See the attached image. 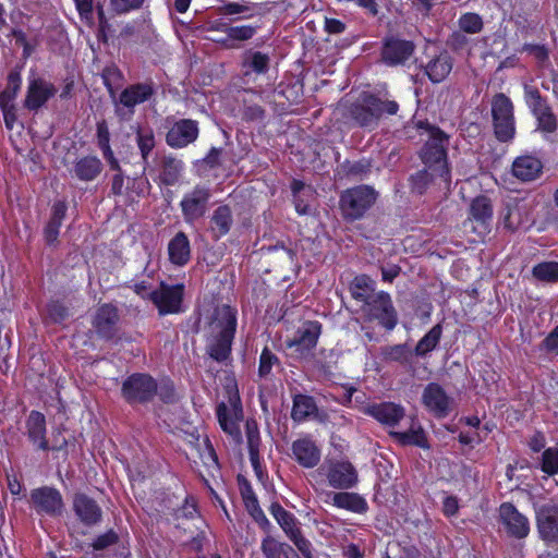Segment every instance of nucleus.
I'll return each instance as SVG.
<instances>
[{"label": "nucleus", "instance_id": "obj_13", "mask_svg": "<svg viewBox=\"0 0 558 558\" xmlns=\"http://www.w3.org/2000/svg\"><path fill=\"white\" fill-rule=\"evenodd\" d=\"M184 286L182 283L167 284L161 282L158 290L148 294V299L157 307L160 316L183 312Z\"/></svg>", "mask_w": 558, "mask_h": 558}, {"label": "nucleus", "instance_id": "obj_12", "mask_svg": "<svg viewBox=\"0 0 558 558\" xmlns=\"http://www.w3.org/2000/svg\"><path fill=\"white\" fill-rule=\"evenodd\" d=\"M415 44L397 35L386 36L381 41L380 61L387 66L404 65L415 52Z\"/></svg>", "mask_w": 558, "mask_h": 558}, {"label": "nucleus", "instance_id": "obj_51", "mask_svg": "<svg viewBox=\"0 0 558 558\" xmlns=\"http://www.w3.org/2000/svg\"><path fill=\"white\" fill-rule=\"evenodd\" d=\"M289 544L279 542L271 536H266L260 544L265 558H287Z\"/></svg>", "mask_w": 558, "mask_h": 558}, {"label": "nucleus", "instance_id": "obj_40", "mask_svg": "<svg viewBox=\"0 0 558 558\" xmlns=\"http://www.w3.org/2000/svg\"><path fill=\"white\" fill-rule=\"evenodd\" d=\"M442 336V325L436 324L433 326L416 343L413 355L425 357L428 353L433 352L440 342Z\"/></svg>", "mask_w": 558, "mask_h": 558}, {"label": "nucleus", "instance_id": "obj_37", "mask_svg": "<svg viewBox=\"0 0 558 558\" xmlns=\"http://www.w3.org/2000/svg\"><path fill=\"white\" fill-rule=\"evenodd\" d=\"M332 505L354 513L363 514L368 510L367 501L357 493L339 492L332 496Z\"/></svg>", "mask_w": 558, "mask_h": 558}, {"label": "nucleus", "instance_id": "obj_4", "mask_svg": "<svg viewBox=\"0 0 558 558\" xmlns=\"http://www.w3.org/2000/svg\"><path fill=\"white\" fill-rule=\"evenodd\" d=\"M434 131H436V136L428 137L418 151V158L427 169L448 180L451 174L448 160L450 136L441 129H434Z\"/></svg>", "mask_w": 558, "mask_h": 558}, {"label": "nucleus", "instance_id": "obj_55", "mask_svg": "<svg viewBox=\"0 0 558 558\" xmlns=\"http://www.w3.org/2000/svg\"><path fill=\"white\" fill-rule=\"evenodd\" d=\"M541 470L548 476L558 474V449L546 448L542 453Z\"/></svg>", "mask_w": 558, "mask_h": 558}, {"label": "nucleus", "instance_id": "obj_31", "mask_svg": "<svg viewBox=\"0 0 558 558\" xmlns=\"http://www.w3.org/2000/svg\"><path fill=\"white\" fill-rule=\"evenodd\" d=\"M111 134L109 125L105 119L96 123V145L101 151L104 159L107 161L110 170H120V162L114 156L110 145Z\"/></svg>", "mask_w": 558, "mask_h": 558}, {"label": "nucleus", "instance_id": "obj_50", "mask_svg": "<svg viewBox=\"0 0 558 558\" xmlns=\"http://www.w3.org/2000/svg\"><path fill=\"white\" fill-rule=\"evenodd\" d=\"M459 29L465 34H478L484 28L482 16L475 12H465L458 19Z\"/></svg>", "mask_w": 558, "mask_h": 558}, {"label": "nucleus", "instance_id": "obj_29", "mask_svg": "<svg viewBox=\"0 0 558 558\" xmlns=\"http://www.w3.org/2000/svg\"><path fill=\"white\" fill-rule=\"evenodd\" d=\"M104 170L101 160L95 155H86L77 158L72 168L70 174L72 178L83 182H90L96 180Z\"/></svg>", "mask_w": 558, "mask_h": 558}, {"label": "nucleus", "instance_id": "obj_17", "mask_svg": "<svg viewBox=\"0 0 558 558\" xmlns=\"http://www.w3.org/2000/svg\"><path fill=\"white\" fill-rule=\"evenodd\" d=\"M119 322L120 314L118 307L112 303H104L97 307L92 325L100 339L110 341L118 333Z\"/></svg>", "mask_w": 558, "mask_h": 558}, {"label": "nucleus", "instance_id": "obj_3", "mask_svg": "<svg viewBox=\"0 0 558 558\" xmlns=\"http://www.w3.org/2000/svg\"><path fill=\"white\" fill-rule=\"evenodd\" d=\"M378 198L377 191L369 185L361 184L349 187L339 196V208L345 221H356L365 217Z\"/></svg>", "mask_w": 558, "mask_h": 558}, {"label": "nucleus", "instance_id": "obj_43", "mask_svg": "<svg viewBox=\"0 0 558 558\" xmlns=\"http://www.w3.org/2000/svg\"><path fill=\"white\" fill-rule=\"evenodd\" d=\"M216 414L221 429L230 435L236 442H241L242 435L239 424L231 417L228 407L223 402L217 405Z\"/></svg>", "mask_w": 558, "mask_h": 558}, {"label": "nucleus", "instance_id": "obj_57", "mask_svg": "<svg viewBox=\"0 0 558 558\" xmlns=\"http://www.w3.org/2000/svg\"><path fill=\"white\" fill-rule=\"evenodd\" d=\"M47 313L51 322L54 324H61L69 317V308L60 300H51L47 304Z\"/></svg>", "mask_w": 558, "mask_h": 558}, {"label": "nucleus", "instance_id": "obj_32", "mask_svg": "<svg viewBox=\"0 0 558 558\" xmlns=\"http://www.w3.org/2000/svg\"><path fill=\"white\" fill-rule=\"evenodd\" d=\"M168 255L171 264L182 267L191 259V245L187 235L179 231L168 244Z\"/></svg>", "mask_w": 558, "mask_h": 558}, {"label": "nucleus", "instance_id": "obj_41", "mask_svg": "<svg viewBox=\"0 0 558 558\" xmlns=\"http://www.w3.org/2000/svg\"><path fill=\"white\" fill-rule=\"evenodd\" d=\"M389 435L401 446H416L423 449L429 448L427 437L421 426L415 429L410 428L407 432L391 430Z\"/></svg>", "mask_w": 558, "mask_h": 558}, {"label": "nucleus", "instance_id": "obj_33", "mask_svg": "<svg viewBox=\"0 0 558 558\" xmlns=\"http://www.w3.org/2000/svg\"><path fill=\"white\" fill-rule=\"evenodd\" d=\"M233 226L232 210L229 205H220L214 211L209 220V230L213 239L219 240L227 235Z\"/></svg>", "mask_w": 558, "mask_h": 558}, {"label": "nucleus", "instance_id": "obj_44", "mask_svg": "<svg viewBox=\"0 0 558 558\" xmlns=\"http://www.w3.org/2000/svg\"><path fill=\"white\" fill-rule=\"evenodd\" d=\"M270 58L260 51L247 50L243 58V68L250 69L255 74H265L269 70Z\"/></svg>", "mask_w": 558, "mask_h": 558}, {"label": "nucleus", "instance_id": "obj_28", "mask_svg": "<svg viewBox=\"0 0 558 558\" xmlns=\"http://www.w3.org/2000/svg\"><path fill=\"white\" fill-rule=\"evenodd\" d=\"M68 204L65 201H56L52 204L49 220L44 227V241L48 246H57L59 244L60 229L66 217Z\"/></svg>", "mask_w": 558, "mask_h": 558}, {"label": "nucleus", "instance_id": "obj_30", "mask_svg": "<svg viewBox=\"0 0 558 558\" xmlns=\"http://www.w3.org/2000/svg\"><path fill=\"white\" fill-rule=\"evenodd\" d=\"M318 405L314 397L298 392L292 396L291 418L294 423H303L318 415Z\"/></svg>", "mask_w": 558, "mask_h": 558}, {"label": "nucleus", "instance_id": "obj_23", "mask_svg": "<svg viewBox=\"0 0 558 558\" xmlns=\"http://www.w3.org/2000/svg\"><path fill=\"white\" fill-rule=\"evenodd\" d=\"M72 507L75 515L85 526H94L102 520L101 507L85 493L74 494Z\"/></svg>", "mask_w": 558, "mask_h": 558}, {"label": "nucleus", "instance_id": "obj_1", "mask_svg": "<svg viewBox=\"0 0 558 558\" xmlns=\"http://www.w3.org/2000/svg\"><path fill=\"white\" fill-rule=\"evenodd\" d=\"M207 338L206 353L217 363H226L232 354V344L238 328V310L229 304L215 308Z\"/></svg>", "mask_w": 558, "mask_h": 558}, {"label": "nucleus", "instance_id": "obj_47", "mask_svg": "<svg viewBox=\"0 0 558 558\" xmlns=\"http://www.w3.org/2000/svg\"><path fill=\"white\" fill-rule=\"evenodd\" d=\"M523 89L524 101L533 114L550 107L546 98L542 96L537 87L525 84Z\"/></svg>", "mask_w": 558, "mask_h": 558}, {"label": "nucleus", "instance_id": "obj_6", "mask_svg": "<svg viewBox=\"0 0 558 558\" xmlns=\"http://www.w3.org/2000/svg\"><path fill=\"white\" fill-rule=\"evenodd\" d=\"M492 120L496 140L510 143L517 133L514 107L511 99L504 93H497L492 98Z\"/></svg>", "mask_w": 558, "mask_h": 558}, {"label": "nucleus", "instance_id": "obj_5", "mask_svg": "<svg viewBox=\"0 0 558 558\" xmlns=\"http://www.w3.org/2000/svg\"><path fill=\"white\" fill-rule=\"evenodd\" d=\"M158 392L157 379L148 373H132L121 385V397L131 407L146 405Z\"/></svg>", "mask_w": 558, "mask_h": 558}, {"label": "nucleus", "instance_id": "obj_54", "mask_svg": "<svg viewBox=\"0 0 558 558\" xmlns=\"http://www.w3.org/2000/svg\"><path fill=\"white\" fill-rule=\"evenodd\" d=\"M340 170L348 178H359L369 172L371 163L364 159L357 161L344 160L340 165Z\"/></svg>", "mask_w": 558, "mask_h": 558}, {"label": "nucleus", "instance_id": "obj_48", "mask_svg": "<svg viewBox=\"0 0 558 558\" xmlns=\"http://www.w3.org/2000/svg\"><path fill=\"white\" fill-rule=\"evenodd\" d=\"M532 275L542 282H558V262H541L533 266Z\"/></svg>", "mask_w": 558, "mask_h": 558}, {"label": "nucleus", "instance_id": "obj_36", "mask_svg": "<svg viewBox=\"0 0 558 558\" xmlns=\"http://www.w3.org/2000/svg\"><path fill=\"white\" fill-rule=\"evenodd\" d=\"M380 359L385 363H398L409 366L413 362V352L408 343L388 344L380 348Z\"/></svg>", "mask_w": 558, "mask_h": 558}, {"label": "nucleus", "instance_id": "obj_7", "mask_svg": "<svg viewBox=\"0 0 558 558\" xmlns=\"http://www.w3.org/2000/svg\"><path fill=\"white\" fill-rule=\"evenodd\" d=\"M185 170L184 161L172 153L156 155L144 172H147L159 186H173L181 180Z\"/></svg>", "mask_w": 558, "mask_h": 558}, {"label": "nucleus", "instance_id": "obj_26", "mask_svg": "<svg viewBox=\"0 0 558 558\" xmlns=\"http://www.w3.org/2000/svg\"><path fill=\"white\" fill-rule=\"evenodd\" d=\"M156 94L154 82L134 83L126 86L119 96V104L134 113V108L151 99Z\"/></svg>", "mask_w": 558, "mask_h": 558}, {"label": "nucleus", "instance_id": "obj_39", "mask_svg": "<svg viewBox=\"0 0 558 558\" xmlns=\"http://www.w3.org/2000/svg\"><path fill=\"white\" fill-rule=\"evenodd\" d=\"M135 143L140 150L143 161V170L147 169L149 163V156L156 147V137L150 128L143 129L141 126L135 131Z\"/></svg>", "mask_w": 558, "mask_h": 558}, {"label": "nucleus", "instance_id": "obj_14", "mask_svg": "<svg viewBox=\"0 0 558 558\" xmlns=\"http://www.w3.org/2000/svg\"><path fill=\"white\" fill-rule=\"evenodd\" d=\"M199 136L198 121L183 118L175 120L168 129L165 141L172 149H182L196 142Z\"/></svg>", "mask_w": 558, "mask_h": 558}, {"label": "nucleus", "instance_id": "obj_15", "mask_svg": "<svg viewBox=\"0 0 558 558\" xmlns=\"http://www.w3.org/2000/svg\"><path fill=\"white\" fill-rule=\"evenodd\" d=\"M422 404L436 418H445L452 411L453 400L438 383H428L422 392Z\"/></svg>", "mask_w": 558, "mask_h": 558}, {"label": "nucleus", "instance_id": "obj_49", "mask_svg": "<svg viewBox=\"0 0 558 558\" xmlns=\"http://www.w3.org/2000/svg\"><path fill=\"white\" fill-rule=\"evenodd\" d=\"M429 169L423 168L412 173L409 178V186L412 193L423 195L433 182V174L428 172Z\"/></svg>", "mask_w": 558, "mask_h": 558}, {"label": "nucleus", "instance_id": "obj_8", "mask_svg": "<svg viewBox=\"0 0 558 558\" xmlns=\"http://www.w3.org/2000/svg\"><path fill=\"white\" fill-rule=\"evenodd\" d=\"M363 313L367 322H377L387 331L398 325V313L388 292L376 293L374 299L363 305Z\"/></svg>", "mask_w": 558, "mask_h": 558}, {"label": "nucleus", "instance_id": "obj_56", "mask_svg": "<svg viewBox=\"0 0 558 558\" xmlns=\"http://www.w3.org/2000/svg\"><path fill=\"white\" fill-rule=\"evenodd\" d=\"M533 116L537 120V129L542 132L554 133L557 130V118L550 107Z\"/></svg>", "mask_w": 558, "mask_h": 558}, {"label": "nucleus", "instance_id": "obj_25", "mask_svg": "<svg viewBox=\"0 0 558 558\" xmlns=\"http://www.w3.org/2000/svg\"><path fill=\"white\" fill-rule=\"evenodd\" d=\"M364 413L372 416L384 426L395 427L404 417L405 410L401 404L391 401H383L368 404L365 407Z\"/></svg>", "mask_w": 558, "mask_h": 558}, {"label": "nucleus", "instance_id": "obj_10", "mask_svg": "<svg viewBox=\"0 0 558 558\" xmlns=\"http://www.w3.org/2000/svg\"><path fill=\"white\" fill-rule=\"evenodd\" d=\"M323 325L318 320H305L292 338L286 340V347L293 350L299 359H307L316 348Z\"/></svg>", "mask_w": 558, "mask_h": 558}, {"label": "nucleus", "instance_id": "obj_27", "mask_svg": "<svg viewBox=\"0 0 558 558\" xmlns=\"http://www.w3.org/2000/svg\"><path fill=\"white\" fill-rule=\"evenodd\" d=\"M453 68V58L447 50L440 51L438 54L432 57L425 64H421L420 69L423 70L430 83L440 84L451 73Z\"/></svg>", "mask_w": 558, "mask_h": 558}, {"label": "nucleus", "instance_id": "obj_60", "mask_svg": "<svg viewBox=\"0 0 558 558\" xmlns=\"http://www.w3.org/2000/svg\"><path fill=\"white\" fill-rule=\"evenodd\" d=\"M119 539H120V537H119L118 533L113 529H110V530L106 531L105 533L99 534L93 541L92 547L94 548V550H97V551L104 550L110 546L118 544Z\"/></svg>", "mask_w": 558, "mask_h": 558}, {"label": "nucleus", "instance_id": "obj_45", "mask_svg": "<svg viewBox=\"0 0 558 558\" xmlns=\"http://www.w3.org/2000/svg\"><path fill=\"white\" fill-rule=\"evenodd\" d=\"M171 520L177 522L180 520H192L198 514L197 500L192 495H186L181 506L169 509L167 513Z\"/></svg>", "mask_w": 558, "mask_h": 558}, {"label": "nucleus", "instance_id": "obj_64", "mask_svg": "<svg viewBox=\"0 0 558 558\" xmlns=\"http://www.w3.org/2000/svg\"><path fill=\"white\" fill-rule=\"evenodd\" d=\"M542 349L558 355V325L543 339Z\"/></svg>", "mask_w": 558, "mask_h": 558}, {"label": "nucleus", "instance_id": "obj_61", "mask_svg": "<svg viewBox=\"0 0 558 558\" xmlns=\"http://www.w3.org/2000/svg\"><path fill=\"white\" fill-rule=\"evenodd\" d=\"M101 77L104 85L108 89L109 94L112 95L114 86L122 80V73L116 65H109L102 70Z\"/></svg>", "mask_w": 558, "mask_h": 558}, {"label": "nucleus", "instance_id": "obj_22", "mask_svg": "<svg viewBox=\"0 0 558 558\" xmlns=\"http://www.w3.org/2000/svg\"><path fill=\"white\" fill-rule=\"evenodd\" d=\"M292 458L304 469L317 466L322 459V450L311 436L295 439L291 445Z\"/></svg>", "mask_w": 558, "mask_h": 558}, {"label": "nucleus", "instance_id": "obj_35", "mask_svg": "<svg viewBox=\"0 0 558 558\" xmlns=\"http://www.w3.org/2000/svg\"><path fill=\"white\" fill-rule=\"evenodd\" d=\"M469 219L476 222L482 231H487L493 219V205L487 196H476L470 205Z\"/></svg>", "mask_w": 558, "mask_h": 558}, {"label": "nucleus", "instance_id": "obj_11", "mask_svg": "<svg viewBox=\"0 0 558 558\" xmlns=\"http://www.w3.org/2000/svg\"><path fill=\"white\" fill-rule=\"evenodd\" d=\"M317 474L325 475L336 489L352 488L359 481L356 469L347 460H329L317 469Z\"/></svg>", "mask_w": 558, "mask_h": 558}, {"label": "nucleus", "instance_id": "obj_19", "mask_svg": "<svg viewBox=\"0 0 558 558\" xmlns=\"http://www.w3.org/2000/svg\"><path fill=\"white\" fill-rule=\"evenodd\" d=\"M23 434L35 451L47 452L49 439L47 437V420L44 413L32 410L25 418Z\"/></svg>", "mask_w": 558, "mask_h": 558}, {"label": "nucleus", "instance_id": "obj_24", "mask_svg": "<svg viewBox=\"0 0 558 558\" xmlns=\"http://www.w3.org/2000/svg\"><path fill=\"white\" fill-rule=\"evenodd\" d=\"M544 163L534 154H524L515 157L511 165V174L520 182H532L543 174Z\"/></svg>", "mask_w": 558, "mask_h": 558}, {"label": "nucleus", "instance_id": "obj_38", "mask_svg": "<svg viewBox=\"0 0 558 558\" xmlns=\"http://www.w3.org/2000/svg\"><path fill=\"white\" fill-rule=\"evenodd\" d=\"M349 290L352 299L364 305L375 296V281L367 275H357L351 281Z\"/></svg>", "mask_w": 558, "mask_h": 558}, {"label": "nucleus", "instance_id": "obj_21", "mask_svg": "<svg viewBox=\"0 0 558 558\" xmlns=\"http://www.w3.org/2000/svg\"><path fill=\"white\" fill-rule=\"evenodd\" d=\"M536 525L543 541L558 542V505L554 502L542 505L536 510Z\"/></svg>", "mask_w": 558, "mask_h": 558}, {"label": "nucleus", "instance_id": "obj_16", "mask_svg": "<svg viewBox=\"0 0 558 558\" xmlns=\"http://www.w3.org/2000/svg\"><path fill=\"white\" fill-rule=\"evenodd\" d=\"M31 505L38 514L56 517L64 506L61 493L50 486H41L31 492Z\"/></svg>", "mask_w": 558, "mask_h": 558}, {"label": "nucleus", "instance_id": "obj_58", "mask_svg": "<svg viewBox=\"0 0 558 558\" xmlns=\"http://www.w3.org/2000/svg\"><path fill=\"white\" fill-rule=\"evenodd\" d=\"M259 26L253 25H239L227 28V35L229 39L236 41H246L255 36Z\"/></svg>", "mask_w": 558, "mask_h": 558}, {"label": "nucleus", "instance_id": "obj_34", "mask_svg": "<svg viewBox=\"0 0 558 558\" xmlns=\"http://www.w3.org/2000/svg\"><path fill=\"white\" fill-rule=\"evenodd\" d=\"M241 107V119L246 123H260L266 119V110L262 105L260 94L250 90Z\"/></svg>", "mask_w": 558, "mask_h": 558}, {"label": "nucleus", "instance_id": "obj_62", "mask_svg": "<svg viewBox=\"0 0 558 558\" xmlns=\"http://www.w3.org/2000/svg\"><path fill=\"white\" fill-rule=\"evenodd\" d=\"M157 396L166 404L177 402L178 398L173 381L171 379H166L158 384Z\"/></svg>", "mask_w": 558, "mask_h": 558}, {"label": "nucleus", "instance_id": "obj_53", "mask_svg": "<svg viewBox=\"0 0 558 558\" xmlns=\"http://www.w3.org/2000/svg\"><path fill=\"white\" fill-rule=\"evenodd\" d=\"M245 435H246V441H247L248 456L260 454L259 450H260V446H262V439H260L259 429H258L256 421H254V420L246 421Z\"/></svg>", "mask_w": 558, "mask_h": 558}, {"label": "nucleus", "instance_id": "obj_42", "mask_svg": "<svg viewBox=\"0 0 558 558\" xmlns=\"http://www.w3.org/2000/svg\"><path fill=\"white\" fill-rule=\"evenodd\" d=\"M268 510L287 536L291 534L294 529L299 527L295 515L286 510L278 501L271 502Z\"/></svg>", "mask_w": 558, "mask_h": 558}, {"label": "nucleus", "instance_id": "obj_63", "mask_svg": "<svg viewBox=\"0 0 558 558\" xmlns=\"http://www.w3.org/2000/svg\"><path fill=\"white\" fill-rule=\"evenodd\" d=\"M145 0H110V5L117 14L121 15L140 10Z\"/></svg>", "mask_w": 558, "mask_h": 558}, {"label": "nucleus", "instance_id": "obj_52", "mask_svg": "<svg viewBox=\"0 0 558 558\" xmlns=\"http://www.w3.org/2000/svg\"><path fill=\"white\" fill-rule=\"evenodd\" d=\"M280 364L279 357L268 347H265L259 355L258 376L265 379L268 378L272 367L280 366Z\"/></svg>", "mask_w": 558, "mask_h": 558}, {"label": "nucleus", "instance_id": "obj_9", "mask_svg": "<svg viewBox=\"0 0 558 558\" xmlns=\"http://www.w3.org/2000/svg\"><path fill=\"white\" fill-rule=\"evenodd\" d=\"M210 197V189L203 184H196L183 195L179 205L186 225H193L206 215Z\"/></svg>", "mask_w": 558, "mask_h": 558}, {"label": "nucleus", "instance_id": "obj_59", "mask_svg": "<svg viewBox=\"0 0 558 558\" xmlns=\"http://www.w3.org/2000/svg\"><path fill=\"white\" fill-rule=\"evenodd\" d=\"M288 537L295 545L304 558H313L312 544L303 536L300 527L294 529V531L289 534Z\"/></svg>", "mask_w": 558, "mask_h": 558}, {"label": "nucleus", "instance_id": "obj_2", "mask_svg": "<svg viewBox=\"0 0 558 558\" xmlns=\"http://www.w3.org/2000/svg\"><path fill=\"white\" fill-rule=\"evenodd\" d=\"M399 109V104L393 99L381 98L374 93H363L361 101L352 104L349 112L356 125L374 131L384 117L396 116Z\"/></svg>", "mask_w": 558, "mask_h": 558}, {"label": "nucleus", "instance_id": "obj_20", "mask_svg": "<svg viewBox=\"0 0 558 558\" xmlns=\"http://www.w3.org/2000/svg\"><path fill=\"white\" fill-rule=\"evenodd\" d=\"M56 94L57 88L52 83L41 77L31 78L23 106L28 111L37 112Z\"/></svg>", "mask_w": 558, "mask_h": 558}, {"label": "nucleus", "instance_id": "obj_18", "mask_svg": "<svg viewBox=\"0 0 558 558\" xmlns=\"http://www.w3.org/2000/svg\"><path fill=\"white\" fill-rule=\"evenodd\" d=\"M499 521L510 537L522 539L530 533L529 519L512 502L499 506Z\"/></svg>", "mask_w": 558, "mask_h": 558}, {"label": "nucleus", "instance_id": "obj_46", "mask_svg": "<svg viewBox=\"0 0 558 558\" xmlns=\"http://www.w3.org/2000/svg\"><path fill=\"white\" fill-rule=\"evenodd\" d=\"M523 89L524 101L533 114L550 107L546 98L542 96L537 87L525 84Z\"/></svg>", "mask_w": 558, "mask_h": 558}]
</instances>
